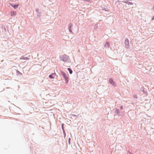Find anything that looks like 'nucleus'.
Wrapping results in <instances>:
<instances>
[{"mask_svg": "<svg viewBox=\"0 0 154 154\" xmlns=\"http://www.w3.org/2000/svg\"><path fill=\"white\" fill-rule=\"evenodd\" d=\"M60 72L63 77L65 79V83L66 84H67L69 82V78L66 74L63 71H61Z\"/></svg>", "mask_w": 154, "mask_h": 154, "instance_id": "obj_1", "label": "nucleus"}, {"mask_svg": "<svg viewBox=\"0 0 154 154\" xmlns=\"http://www.w3.org/2000/svg\"><path fill=\"white\" fill-rule=\"evenodd\" d=\"M60 59L63 62H66L68 59V56L66 55H61L60 56Z\"/></svg>", "mask_w": 154, "mask_h": 154, "instance_id": "obj_2", "label": "nucleus"}, {"mask_svg": "<svg viewBox=\"0 0 154 154\" xmlns=\"http://www.w3.org/2000/svg\"><path fill=\"white\" fill-rule=\"evenodd\" d=\"M114 112L115 114L118 116L121 115L122 113L121 111H120L119 109L117 108L115 109L114 110Z\"/></svg>", "mask_w": 154, "mask_h": 154, "instance_id": "obj_3", "label": "nucleus"}, {"mask_svg": "<svg viewBox=\"0 0 154 154\" xmlns=\"http://www.w3.org/2000/svg\"><path fill=\"white\" fill-rule=\"evenodd\" d=\"M124 43L125 45V47L128 48L129 46V42L128 39L127 38H125Z\"/></svg>", "mask_w": 154, "mask_h": 154, "instance_id": "obj_4", "label": "nucleus"}, {"mask_svg": "<svg viewBox=\"0 0 154 154\" xmlns=\"http://www.w3.org/2000/svg\"><path fill=\"white\" fill-rule=\"evenodd\" d=\"M140 90L141 91L143 92L144 94L146 95H147L148 93L146 91V89H145L144 87H141L140 88Z\"/></svg>", "mask_w": 154, "mask_h": 154, "instance_id": "obj_5", "label": "nucleus"}, {"mask_svg": "<svg viewBox=\"0 0 154 154\" xmlns=\"http://www.w3.org/2000/svg\"><path fill=\"white\" fill-rule=\"evenodd\" d=\"M9 4L13 7L14 9H17L19 5V4H14L13 3H9Z\"/></svg>", "mask_w": 154, "mask_h": 154, "instance_id": "obj_6", "label": "nucleus"}, {"mask_svg": "<svg viewBox=\"0 0 154 154\" xmlns=\"http://www.w3.org/2000/svg\"><path fill=\"white\" fill-rule=\"evenodd\" d=\"M109 81L110 83L112 84V85L114 86H116L115 82L112 78H110L109 80Z\"/></svg>", "mask_w": 154, "mask_h": 154, "instance_id": "obj_7", "label": "nucleus"}, {"mask_svg": "<svg viewBox=\"0 0 154 154\" xmlns=\"http://www.w3.org/2000/svg\"><path fill=\"white\" fill-rule=\"evenodd\" d=\"M2 28L4 29V31L3 32H7L8 31V27L6 25H3L2 26Z\"/></svg>", "mask_w": 154, "mask_h": 154, "instance_id": "obj_8", "label": "nucleus"}, {"mask_svg": "<svg viewBox=\"0 0 154 154\" xmlns=\"http://www.w3.org/2000/svg\"><path fill=\"white\" fill-rule=\"evenodd\" d=\"M73 26V24L72 23H70L69 24V31L70 32L72 33V31L71 30V27Z\"/></svg>", "mask_w": 154, "mask_h": 154, "instance_id": "obj_9", "label": "nucleus"}, {"mask_svg": "<svg viewBox=\"0 0 154 154\" xmlns=\"http://www.w3.org/2000/svg\"><path fill=\"white\" fill-rule=\"evenodd\" d=\"M110 46V43L109 42H106L104 45V46L106 48H108Z\"/></svg>", "mask_w": 154, "mask_h": 154, "instance_id": "obj_10", "label": "nucleus"}, {"mask_svg": "<svg viewBox=\"0 0 154 154\" xmlns=\"http://www.w3.org/2000/svg\"><path fill=\"white\" fill-rule=\"evenodd\" d=\"M55 73H52L49 75V77L51 79H54L55 77Z\"/></svg>", "mask_w": 154, "mask_h": 154, "instance_id": "obj_11", "label": "nucleus"}, {"mask_svg": "<svg viewBox=\"0 0 154 154\" xmlns=\"http://www.w3.org/2000/svg\"><path fill=\"white\" fill-rule=\"evenodd\" d=\"M16 12L14 11H12L11 12L10 15L11 16H15L16 15Z\"/></svg>", "mask_w": 154, "mask_h": 154, "instance_id": "obj_12", "label": "nucleus"}, {"mask_svg": "<svg viewBox=\"0 0 154 154\" xmlns=\"http://www.w3.org/2000/svg\"><path fill=\"white\" fill-rule=\"evenodd\" d=\"M129 1H124L123 2L126 4H127L128 5H133V3L132 2H128Z\"/></svg>", "mask_w": 154, "mask_h": 154, "instance_id": "obj_13", "label": "nucleus"}, {"mask_svg": "<svg viewBox=\"0 0 154 154\" xmlns=\"http://www.w3.org/2000/svg\"><path fill=\"white\" fill-rule=\"evenodd\" d=\"M29 59V58L28 57H24V56H22L20 58V60H28Z\"/></svg>", "mask_w": 154, "mask_h": 154, "instance_id": "obj_14", "label": "nucleus"}, {"mask_svg": "<svg viewBox=\"0 0 154 154\" xmlns=\"http://www.w3.org/2000/svg\"><path fill=\"white\" fill-rule=\"evenodd\" d=\"M41 16V12L37 13L36 18L39 19Z\"/></svg>", "mask_w": 154, "mask_h": 154, "instance_id": "obj_15", "label": "nucleus"}, {"mask_svg": "<svg viewBox=\"0 0 154 154\" xmlns=\"http://www.w3.org/2000/svg\"><path fill=\"white\" fill-rule=\"evenodd\" d=\"M67 70L69 71L70 74H71L72 73V71L70 68H68L67 69Z\"/></svg>", "mask_w": 154, "mask_h": 154, "instance_id": "obj_16", "label": "nucleus"}, {"mask_svg": "<svg viewBox=\"0 0 154 154\" xmlns=\"http://www.w3.org/2000/svg\"><path fill=\"white\" fill-rule=\"evenodd\" d=\"M16 73L17 75L21 76L22 75V73L20 72V71L18 70L16 71Z\"/></svg>", "mask_w": 154, "mask_h": 154, "instance_id": "obj_17", "label": "nucleus"}, {"mask_svg": "<svg viewBox=\"0 0 154 154\" xmlns=\"http://www.w3.org/2000/svg\"><path fill=\"white\" fill-rule=\"evenodd\" d=\"M73 117H74L76 118H77L78 117V115H75L74 114H72L71 115Z\"/></svg>", "mask_w": 154, "mask_h": 154, "instance_id": "obj_18", "label": "nucleus"}, {"mask_svg": "<svg viewBox=\"0 0 154 154\" xmlns=\"http://www.w3.org/2000/svg\"><path fill=\"white\" fill-rule=\"evenodd\" d=\"M102 9L103 10L105 11H107L106 8L105 6L102 7Z\"/></svg>", "mask_w": 154, "mask_h": 154, "instance_id": "obj_19", "label": "nucleus"}, {"mask_svg": "<svg viewBox=\"0 0 154 154\" xmlns=\"http://www.w3.org/2000/svg\"><path fill=\"white\" fill-rule=\"evenodd\" d=\"M63 134L64 135V137H65L66 136V134L65 133V130H63Z\"/></svg>", "mask_w": 154, "mask_h": 154, "instance_id": "obj_20", "label": "nucleus"}, {"mask_svg": "<svg viewBox=\"0 0 154 154\" xmlns=\"http://www.w3.org/2000/svg\"><path fill=\"white\" fill-rule=\"evenodd\" d=\"M70 140H71L70 138H69L68 139V143L69 145L70 144Z\"/></svg>", "mask_w": 154, "mask_h": 154, "instance_id": "obj_21", "label": "nucleus"}, {"mask_svg": "<svg viewBox=\"0 0 154 154\" xmlns=\"http://www.w3.org/2000/svg\"><path fill=\"white\" fill-rule=\"evenodd\" d=\"M39 10L38 8H36L35 9V11L37 12V13L40 12L39 11Z\"/></svg>", "mask_w": 154, "mask_h": 154, "instance_id": "obj_22", "label": "nucleus"}, {"mask_svg": "<svg viewBox=\"0 0 154 154\" xmlns=\"http://www.w3.org/2000/svg\"><path fill=\"white\" fill-rule=\"evenodd\" d=\"M134 98H136V99H137V95H134Z\"/></svg>", "mask_w": 154, "mask_h": 154, "instance_id": "obj_23", "label": "nucleus"}, {"mask_svg": "<svg viewBox=\"0 0 154 154\" xmlns=\"http://www.w3.org/2000/svg\"><path fill=\"white\" fill-rule=\"evenodd\" d=\"M128 153L129 154H133V153L131 152L129 150H128Z\"/></svg>", "mask_w": 154, "mask_h": 154, "instance_id": "obj_24", "label": "nucleus"}, {"mask_svg": "<svg viewBox=\"0 0 154 154\" xmlns=\"http://www.w3.org/2000/svg\"><path fill=\"white\" fill-rule=\"evenodd\" d=\"M120 108L121 110H122L123 109V106H120Z\"/></svg>", "mask_w": 154, "mask_h": 154, "instance_id": "obj_25", "label": "nucleus"}, {"mask_svg": "<svg viewBox=\"0 0 154 154\" xmlns=\"http://www.w3.org/2000/svg\"><path fill=\"white\" fill-rule=\"evenodd\" d=\"M154 20V15L152 17V20Z\"/></svg>", "mask_w": 154, "mask_h": 154, "instance_id": "obj_26", "label": "nucleus"}, {"mask_svg": "<svg viewBox=\"0 0 154 154\" xmlns=\"http://www.w3.org/2000/svg\"><path fill=\"white\" fill-rule=\"evenodd\" d=\"M61 128H62V130H64V128L63 127V126L61 127Z\"/></svg>", "mask_w": 154, "mask_h": 154, "instance_id": "obj_27", "label": "nucleus"}, {"mask_svg": "<svg viewBox=\"0 0 154 154\" xmlns=\"http://www.w3.org/2000/svg\"><path fill=\"white\" fill-rule=\"evenodd\" d=\"M64 125V124L63 123L61 125V127L63 126Z\"/></svg>", "mask_w": 154, "mask_h": 154, "instance_id": "obj_28", "label": "nucleus"}, {"mask_svg": "<svg viewBox=\"0 0 154 154\" xmlns=\"http://www.w3.org/2000/svg\"><path fill=\"white\" fill-rule=\"evenodd\" d=\"M84 1H88V0H84Z\"/></svg>", "mask_w": 154, "mask_h": 154, "instance_id": "obj_29", "label": "nucleus"}, {"mask_svg": "<svg viewBox=\"0 0 154 154\" xmlns=\"http://www.w3.org/2000/svg\"><path fill=\"white\" fill-rule=\"evenodd\" d=\"M153 9L154 10V6L153 7Z\"/></svg>", "mask_w": 154, "mask_h": 154, "instance_id": "obj_30", "label": "nucleus"}, {"mask_svg": "<svg viewBox=\"0 0 154 154\" xmlns=\"http://www.w3.org/2000/svg\"><path fill=\"white\" fill-rule=\"evenodd\" d=\"M95 26H96V27L97 26V25H96Z\"/></svg>", "mask_w": 154, "mask_h": 154, "instance_id": "obj_31", "label": "nucleus"}, {"mask_svg": "<svg viewBox=\"0 0 154 154\" xmlns=\"http://www.w3.org/2000/svg\"><path fill=\"white\" fill-rule=\"evenodd\" d=\"M95 26H96V27L97 26V25H96Z\"/></svg>", "mask_w": 154, "mask_h": 154, "instance_id": "obj_32", "label": "nucleus"}, {"mask_svg": "<svg viewBox=\"0 0 154 154\" xmlns=\"http://www.w3.org/2000/svg\"><path fill=\"white\" fill-rule=\"evenodd\" d=\"M17 0H15V1H16Z\"/></svg>", "mask_w": 154, "mask_h": 154, "instance_id": "obj_33", "label": "nucleus"}]
</instances>
